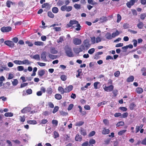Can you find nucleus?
Instances as JSON below:
<instances>
[{"label":"nucleus","instance_id":"1","mask_svg":"<svg viewBox=\"0 0 146 146\" xmlns=\"http://www.w3.org/2000/svg\"><path fill=\"white\" fill-rule=\"evenodd\" d=\"M64 49L67 56L69 57H72L74 56V54L71 48L68 46H65Z\"/></svg>","mask_w":146,"mask_h":146},{"label":"nucleus","instance_id":"2","mask_svg":"<svg viewBox=\"0 0 146 146\" xmlns=\"http://www.w3.org/2000/svg\"><path fill=\"white\" fill-rule=\"evenodd\" d=\"M96 143L95 140L93 139H90L88 142L86 141L82 144V146H93V144Z\"/></svg>","mask_w":146,"mask_h":146},{"label":"nucleus","instance_id":"3","mask_svg":"<svg viewBox=\"0 0 146 146\" xmlns=\"http://www.w3.org/2000/svg\"><path fill=\"white\" fill-rule=\"evenodd\" d=\"M70 23L71 24L72 26L74 24H76L75 27H77L75 29L76 31H79L81 29V26L80 24L78 23V22L76 20H71L70 21Z\"/></svg>","mask_w":146,"mask_h":146},{"label":"nucleus","instance_id":"4","mask_svg":"<svg viewBox=\"0 0 146 146\" xmlns=\"http://www.w3.org/2000/svg\"><path fill=\"white\" fill-rule=\"evenodd\" d=\"M103 88L105 91L107 92H110L112 91L114 89V86L112 85H110L109 86H107L104 84Z\"/></svg>","mask_w":146,"mask_h":146},{"label":"nucleus","instance_id":"5","mask_svg":"<svg viewBox=\"0 0 146 146\" xmlns=\"http://www.w3.org/2000/svg\"><path fill=\"white\" fill-rule=\"evenodd\" d=\"M138 0H131L126 3L127 7L129 8H131V6L134 5L135 3H137Z\"/></svg>","mask_w":146,"mask_h":146},{"label":"nucleus","instance_id":"6","mask_svg":"<svg viewBox=\"0 0 146 146\" xmlns=\"http://www.w3.org/2000/svg\"><path fill=\"white\" fill-rule=\"evenodd\" d=\"M11 29L12 28L10 27H3L1 29V31L3 33L9 32Z\"/></svg>","mask_w":146,"mask_h":146},{"label":"nucleus","instance_id":"7","mask_svg":"<svg viewBox=\"0 0 146 146\" xmlns=\"http://www.w3.org/2000/svg\"><path fill=\"white\" fill-rule=\"evenodd\" d=\"M4 43L7 45L11 48L14 47L15 44L11 40H6L4 42Z\"/></svg>","mask_w":146,"mask_h":146},{"label":"nucleus","instance_id":"8","mask_svg":"<svg viewBox=\"0 0 146 146\" xmlns=\"http://www.w3.org/2000/svg\"><path fill=\"white\" fill-rule=\"evenodd\" d=\"M46 52L45 51L43 52L41 55V58L42 60L44 61H47V60L46 58Z\"/></svg>","mask_w":146,"mask_h":146},{"label":"nucleus","instance_id":"9","mask_svg":"<svg viewBox=\"0 0 146 146\" xmlns=\"http://www.w3.org/2000/svg\"><path fill=\"white\" fill-rule=\"evenodd\" d=\"M31 110V107H26L22 110L21 112L22 113H26L30 112Z\"/></svg>","mask_w":146,"mask_h":146},{"label":"nucleus","instance_id":"10","mask_svg":"<svg viewBox=\"0 0 146 146\" xmlns=\"http://www.w3.org/2000/svg\"><path fill=\"white\" fill-rule=\"evenodd\" d=\"M73 42L74 44L77 45L80 44L82 41L81 39L77 38H75L73 39Z\"/></svg>","mask_w":146,"mask_h":146},{"label":"nucleus","instance_id":"11","mask_svg":"<svg viewBox=\"0 0 146 146\" xmlns=\"http://www.w3.org/2000/svg\"><path fill=\"white\" fill-rule=\"evenodd\" d=\"M73 88V86L72 85L68 86L65 88V93H68L71 91Z\"/></svg>","mask_w":146,"mask_h":146},{"label":"nucleus","instance_id":"12","mask_svg":"<svg viewBox=\"0 0 146 146\" xmlns=\"http://www.w3.org/2000/svg\"><path fill=\"white\" fill-rule=\"evenodd\" d=\"M108 20L107 17L106 16H102L99 19V21L100 23H103L106 22Z\"/></svg>","mask_w":146,"mask_h":146},{"label":"nucleus","instance_id":"13","mask_svg":"<svg viewBox=\"0 0 146 146\" xmlns=\"http://www.w3.org/2000/svg\"><path fill=\"white\" fill-rule=\"evenodd\" d=\"M84 44L85 47L87 49H88L90 46V44L88 40H84Z\"/></svg>","mask_w":146,"mask_h":146},{"label":"nucleus","instance_id":"14","mask_svg":"<svg viewBox=\"0 0 146 146\" xmlns=\"http://www.w3.org/2000/svg\"><path fill=\"white\" fill-rule=\"evenodd\" d=\"M82 139V137L81 135H80L79 134L76 135L75 137V140L77 141H81Z\"/></svg>","mask_w":146,"mask_h":146},{"label":"nucleus","instance_id":"15","mask_svg":"<svg viewBox=\"0 0 146 146\" xmlns=\"http://www.w3.org/2000/svg\"><path fill=\"white\" fill-rule=\"evenodd\" d=\"M45 71L43 70H39L38 71V75L40 77L42 76L45 74Z\"/></svg>","mask_w":146,"mask_h":146},{"label":"nucleus","instance_id":"16","mask_svg":"<svg viewBox=\"0 0 146 146\" xmlns=\"http://www.w3.org/2000/svg\"><path fill=\"white\" fill-rule=\"evenodd\" d=\"M134 79V76H131L127 78L126 81L128 82H132L133 81Z\"/></svg>","mask_w":146,"mask_h":146},{"label":"nucleus","instance_id":"17","mask_svg":"<svg viewBox=\"0 0 146 146\" xmlns=\"http://www.w3.org/2000/svg\"><path fill=\"white\" fill-rule=\"evenodd\" d=\"M110 132V130L109 129H106V128H104L102 131V133L103 134L105 135L109 134Z\"/></svg>","mask_w":146,"mask_h":146},{"label":"nucleus","instance_id":"18","mask_svg":"<svg viewBox=\"0 0 146 146\" xmlns=\"http://www.w3.org/2000/svg\"><path fill=\"white\" fill-rule=\"evenodd\" d=\"M136 92L139 94L142 93L143 92V90L142 88L140 87H138L136 89Z\"/></svg>","mask_w":146,"mask_h":146},{"label":"nucleus","instance_id":"19","mask_svg":"<svg viewBox=\"0 0 146 146\" xmlns=\"http://www.w3.org/2000/svg\"><path fill=\"white\" fill-rule=\"evenodd\" d=\"M50 52L52 54H56L57 53L58 51L54 47H51L50 49Z\"/></svg>","mask_w":146,"mask_h":146},{"label":"nucleus","instance_id":"20","mask_svg":"<svg viewBox=\"0 0 146 146\" xmlns=\"http://www.w3.org/2000/svg\"><path fill=\"white\" fill-rule=\"evenodd\" d=\"M34 44L36 46H43L44 45L43 42L41 41H35L34 43Z\"/></svg>","mask_w":146,"mask_h":146},{"label":"nucleus","instance_id":"21","mask_svg":"<svg viewBox=\"0 0 146 146\" xmlns=\"http://www.w3.org/2000/svg\"><path fill=\"white\" fill-rule=\"evenodd\" d=\"M80 132L81 134L84 136H85L87 135L86 130L84 129L83 128H81Z\"/></svg>","mask_w":146,"mask_h":146},{"label":"nucleus","instance_id":"22","mask_svg":"<svg viewBox=\"0 0 146 146\" xmlns=\"http://www.w3.org/2000/svg\"><path fill=\"white\" fill-rule=\"evenodd\" d=\"M11 5H15V3L10 1H7L6 5L8 7H10Z\"/></svg>","mask_w":146,"mask_h":146},{"label":"nucleus","instance_id":"23","mask_svg":"<svg viewBox=\"0 0 146 146\" xmlns=\"http://www.w3.org/2000/svg\"><path fill=\"white\" fill-rule=\"evenodd\" d=\"M58 90L61 94H63L65 93V89H64L62 87H59L58 88Z\"/></svg>","mask_w":146,"mask_h":146},{"label":"nucleus","instance_id":"24","mask_svg":"<svg viewBox=\"0 0 146 146\" xmlns=\"http://www.w3.org/2000/svg\"><path fill=\"white\" fill-rule=\"evenodd\" d=\"M105 36L106 38L108 39L111 40L113 38L112 37V35H111V33L109 32H108L106 33Z\"/></svg>","mask_w":146,"mask_h":146},{"label":"nucleus","instance_id":"25","mask_svg":"<svg viewBox=\"0 0 146 146\" xmlns=\"http://www.w3.org/2000/svg\"><path fill=\"white\" fill-rule=\"evenodd\" d=\"M136 105L134 102H133L131 104L129 105V108L130 110H133L134 108L136 107Z\"/></svg>","mask_w":146,"mask_h":146},{"label":"nucleus","instance_id":"26","mask_svg":"<svg viewBox=\"0 0 146 146\" xmlns=\"http://www.w3.org/2000/svg\"><path fill=\"white\" fill-rule=\"evenodd\" d=\"M119 32L117 30H116L115 32L113 33L112 34V37L113 38H114L116 36L119 35Z\"/></svg>","mask_w":146,"mask_h":146},{"label":"nucleus","instance_id":"27","mask_svg":"<svg viewBox=\"0 0 146 146\" xmlns=\"http://www.w3.org/2000/svg\"><path fill=\"white\" fill-rule=\"evenodd\" d=\"M144 26V24L142 22H140L137 25V27L139 29H143Z\"/></svg>","mask_w":146,"mask_h":146},{"label":"nucleus","instance_id":"28","mask_svg":"<svg viewBox=\"0 0 146 146\" xmlns=\"http://www.w3.org/2000/svg\"><path fill=\"white\" fill-rule=\"evenodd\" d=\"M55 98L58 100H60L62 98L61 95L59 94H56L55 95Z\"/></svg>","mask_w":146,"mask_h":146},{"label":"nucleus","instance_id":"29","mask_svg":"<svg viewBox=\"0 0 146 146\" xmlns=\"http://www.w3.org/2000/svg\"><path fill=\"white\" fill-rule=\"evenodd\" d=\"M49 57L50 59H54L57 58V56L48 53V54Z\"/></svg>","mask_w":146,"mask_h":146},{"label":"nucleus","instance_id":"30","mask_svg":"<svg viewBox=\"0 0 146 146\" xmlns=\"http://www.w3.org/2000/svg\"><path fill=\"white\" fill-rule=\"evenodd\" d=\"M13 113L11 112H7L5 113L4 114L5 116L6 117H12L13 116Z\"/></svg>","mask_w":146,"mask_h":146},{"label":"nucleus","instance_id":"31","mask_svg":"<svg viewBox=\"0 0 146 146\" xmlns=\"http://www.w3.org/2000/svg\"><path fill=\"white\" fill-rule=\"evenodd\" d=\"M22 64H31V62L29 61L28 60L26 59L23 60L22 61Z\"/></svg>","mask_w":146,"mask_h":146},{"label":"nucleus","instance_id":"32","mask_svg":"<svg viewBox=\"0 0 146 146\" xmlns=\"http://www.w3.org/2000/svg\"><path fill=\"white\" fill-rule=\"evenodd\" d=\"M84 123L83 121H81L76 122L75 124V125L77 126H80L82 125Z\"/></svg>","mask_w":146,"mask_h":146},{"label":"nucleus","instance_id":"33","mask_svg":"<svg viewBox=\"0 0 146 146\" xmlns=\"http://www.w3.org/2000/svg\"><path fill=\"white\" fill-rule=\"evenodd\" d=\"M52 11L53 13H56L58 11V9L57 7H53L52 9Z\"/></svg>","mask_w":146,"mask_h":146},{"label":"nucleus","instance_id":"34","mask_svg":"<svg viewBox=\"0 0 146 146\" xmlns=\"http://www.w3.org/2000/svg\"><path fill=\"white\" fill-rule=\"evenodd\" d=\"M28 123L31 124H36L37 123V122L35 120H29L27 121Z\"/></svg>","mask_w":146,"mask_h":146},{"label":"nucleus","instance_id":"35","mask_svg":"<svg viewBox=\"0 0 146 146\" xmlns=\"http://www.w3.org/2000/svg\"><path fill=\"white\" fill-rule=\"evenodd\" d=\"M22 61L19 60H15L13 61V62L16 64L20 65L22 64Z\"/></svg>","mask_w":146,"mask_h":146},{"label":"nucleus","instance_id":"36","mask_svg":"<svg viewBox=\"0 0 146 146\" xmlns=\"http://www.w3.org/2000/svg\"><path fill=\"white\" fill-rule=\"evenodd\" d=\"M127 130L126 129H124L121 131H120L118 133V134L119 135H121L124 134L126 131Z\"/></svg>","mask_w":146,"mask_h":146},{"label":"nucleus","instance_id":"37","mask_svg":"<svg viewBox=\"0 0 146 146\" xmlns=\"http://www.w3.org/2000/svg\"><path fill=\"white\" fill-rule=\"evenodd\" d=\"M49 6V4L48 3H45L43 4L42 5V8H48Z\"/></svg>","mask_w":146,"mask_h":146},{"label":"nucleus","instance_id":"38","mask_svg":"<svg viewBox=\"0 0 146 146\" xmlns=\"http://www.w3.org/2000/svg\"><path fill=\"white\" fill-rule=\"evenodd\" d=\"M60 78L62 81H65L67 79V77L65 75H62L60 76Z\"/></svg>","mask_w":146,"mask_h":146},{"label":"nucleus","instance_id":"39","mask_svg":"<svg viewBox=\"0 0 146 146\" xmlns=\"http://www.w3.org/2000/svg\"><path fill=\"white\" fill-rule=\"evenodd\" d=\"M48 16L51 18H53L54 17V15L51 11H48Z\"/></svg>","mask_w":146,"mask_h":146},{"label":"nucleus","instance_id":"40","mask_svg":"<svg viewBox=\"0 0 146 146\" xmlns=\"http://www.w3.org/2000/svg\"><path fill=\"white\" fill-rule=\"evenodd\" d=\"M117 22L118 23H119L121 21V15L119 14H117Z\"/></svg>","mask_w":146,"mask_h":146},{"label":"nucleus","instance_id":"41","mask_svg":"<svg viewBox=\"0 0 146 146\" xmlns=\"http://www.w3.org/2000/svg\"><path fill=\"white\" fill-rule=\"evenodd\" d=\"M146 17V14L145 13H142L140 15V18L142 20L144 19Z\"/></svg>","mask_w":146,"mask_h":146},{"label":"nucleus","instance_id":"42","mask_svg":"<svg viewBox=\"0 0 146 146\" xmlns=\"http://www.w3.org/2000/svg\"><path fill=\"white\" fill-rule=\"evenodd\" d=\"M124 124V123L123 121H120L118 122L116 124V126L118 127L120 126H123Z\"/></svg>","mask_w":146,"mask_h":146},{"label":"nucleus","instance_id":"43","mask_svg":"<svg viewBox=\"0 0 146 146\" xmlns=\"http://www.w3.org/2000/svg\"><path fill=\"white\" fill-rule=\"evenodd\" d=\"M46 92L47 93L51 94L52 92V90L51 88L49 87L47 88Z\"/></svg>","mask_w":146,"mask_h":146},{"label":"nucleus","instance_id":"44","mask_svg":"<svg viewBox=\"0 0 146 146\" xmlns=\"http://www.w3.org/2000/svg\"><path fill=\"white\" fill-rule=\"evenodd\" d=\"M121 115H122L121 117V118H125L127 117L128 113L127 112H125L123 113Z\"/></svg>","mask_w":146,"mask_h":146},{"label":"nucleus","instance_id":"45","mask_svg":"<svg viewBox=\"0 0 146 146\" xmlns=\"http://www.w3.org/2000/svg\"><path fill=\"white\" fill-rule=\"evenodd\" d=\"M74 7L76 9H80L81 8L80 5L79 4H75L74 5Z\"/></svg>","mask_w":146,"mask_h":146},{"label":"nucleus","instance_id":"46","mask_svg":"<svg viewBox=\"0 0 146 146\" xmlns=\"http://www.w3.org/2000/svg\"><path fill=\"white\" fill-rule=\"evenodd\" d=\"M18 83V80L17 79H15L14 80V81L12 82V84L13 86H15Z\"/></svg>","mask_w":146,"mask_h":146},{"label":"nucleus","instance_id":"47","mask_svg":"<svg viewBox=\"0 0 146 146\" xmlns=\"http://www.w3.org/2000/svg\"><path fill=\"white\" fill-rule=\"evenodd\" d=\"M95 52V49L94 48H92L90 49H89L88 51V53L90 54H93L94 52Z\"/></svg>","mask_w":146,"mask_h":146},{"label":"nucleus","instance_id":"48","mask_svg":"<svg viewBox=\"0 0 146 146\" xmlns=\"http://www.w3.org/2000/svg\"><path fill=\"white\" fill-rule=\"evenodd\" d=\"M54 138H56L59 137V134L58 132L56 131L54 132Z\"/></svg>","mask_w":146,"mask_h":146},{"label":"nucleus","instance_id":"49","mask_svg":"<svg viewBox=\"0 0 146 146\" xmlns=\"http://www.w3.org/2000/svg\"><path fill=\"white\" fill-rule=\"evenodd\" d=\"M17 69L19 71H22L24 70V67L23 66H19L17 67Z\"/></svg>","mask_w":146,"mask_h":146},{"label":"nucleus","instance_id":"50","mask_svg":"<svg viewBox=\"0 0 146 146\" xmlns=\"http://www.w3.org/2000/svg\"><path fill=\"white\" fill-rule=\"evenodd\" d=\"M59 109V107L58 106H56L54 107L53 110L52 111V113H54L57 111Z\"/></svg>","mask_w":146,"mask_h":146},{"label":"nucleus","instance_id":"51","mask_svg":"<svg viewBox=\"0 0 146 146\" xmlns=\"http://www.w3.org/2000/svg\"><path fill=\"white\" fill-rule=\"evenodd\" d=\"M25 43L28 45V46L30 47L33 46V44L29 41H27L25 42Z\"/></svg>","mask_w":146,"mask_h":146},{"label":"nucleus","instance_id":"52","mask_svg":"<svg viewBox=\"0 0 146 146\" xmlns=\"http://www.w3.org/2000/svg\"><path fill=\"white\" fill-rule=\"evenodd\" d=\"M33 58H34L36 59H37L38 60H40V56L39 54H37L34 55Z\"/></svg>","mask_w":146,"mask_h":146},{"label":"nucleus","instance_id":"53","mask_svg":"<svg viewBox=\"0 0 146 146\" xmlns=\"http://www.w3.org/2000/svg\"><path fill=\"white\" fill-rule=\"evenodd\" d=\"M66 5H63L61 7L60 9L62 11H66Z\"/></svg>","mask_w":146,"mask_h":146},{"label":"nucleus","instance_id":"54","mask_svg":"<svg viewBox=\"0 0 146 146\" xmlns=\"http://www.w3.org/2000/svg\"><path fill=\"white\" fill-rule=\"evenodd\" d=\"M91 40L92 43L93 44H94L96 42V38L95 37L93 36L91 37Z\"/></svg>","mask_w":146,"mask_h":146},{"label":"nucleus","instance_id":"55","mask_svg":"<svg viewBox=\"0 0 146 146\" xmlns=\"http://www.w3.org/2000/svg\"><path fill=\"white\" fill-rule=\"evenodd\" d=\"M133 42V45L135 47H136L137 46V41L136 39H133L132 40Z\"/></svg>","mask_w":146,"mask_h":146},{"label":"nucleus","instance_id":"56","mask_svg":"<svg viewBox=\"0 0 146 146\" xmlns=\"http://www.w3.org/2000/svg\"><path fill=\"white\" fill-rule=\"evenodd\" d=\"M48 105L49 107L51 108H52L54 107V105L52 102H48Z\"/></svg>","mask_w":146,"mask_h":146},{"label":"nucleus","instance_id":"57","mask_svg":"<svg viewBox=\"0 0 146 146\" xmlns=\"http://www.w3.org/2000/svg\"><path fill=\"white\" fill-rule=\"evenodd\" d=\"M64 40L63 37V36H60L58 40H57V42L58 43H59L60 42H62Z\"/></svg>","mask_w":146,"mask_h":146},{"label":"nucleus","instance_id":"58","mask_svg":"<svg viewBox=\"0 0 146 146\" xmlns=\"http://www.w3.org/2000/svg\"><path fill=\"white\" fill-rule=\"evenodd\" d=\"M72 7L71 6H67L66 9V11L69 12L72 10Z\"/></svg>","mask_w":146,"mask_h":146},{"label":"nucleus","instance_id":"59","mask_svg":"<svg viewBox=\"0 0 146 146\" xmlns=\"http://www.w3.org/2000/svg\"><path fill=\"white\" fill-rule=\"evenodd\" d=\"M100 83V82H95L94 84V88L95 89H97L98 88L97 87L98 85Z\"/></svg>","mask_w":146,"mask_h":146},{"label":"nucleus","instance_id":"60","mask_svg":"<svg viewBox=\"0 0 146 146\" xmlns=\"http://www.w3.org/2000/svg\"><path fill=\"white\" fill-rule=\"evenodd\" d=\"M120 74V72L119 71H116L114 73V75L115 77H118Z\"/></svg>","mask_w":146,"mask_h":146},{"label":"nucleus","instance_id":"61","mask_svg":"<svg viewBox=\"0 0 146 146\" xmlns=\"http://www.w3.org/2000/svg\"><path fill=\"white\" fill-rule=\"evenodd\" d=\"M119 109L123 111H126L127 110V109L125 107H121Z\"/></svg>","mask_w":146,"mask_h":146},{"label":"nucleus","instance_id":"62","mask_svg":"<svg viewBox=\"0 0 146 146\" xmlns=\"http://www.w3.org/2000/svg\"><path fill=\"white\" fill-rule=\"evenodd\" d=\"M47 122L48 121L46 119H43L41 120L40 124H46Z\"/></svg>","mask_w":146,"mask_h":146},{"label":"nucleus","instance_id":"63","mask_svg":"<svg viewBox=\"0 0 146 146\" xmlns=\"http://www.w3.org/2000/svg\"><path fill=\"white\" fill-rule=\"evenodd\" d=\"M96 132L94 131H92L89 134V137H92L95 134Z\"/></svg>","mask_w":146,"mask_h":146},{"label":"nucleus","instance_id":"64","mask_svg":"<svg viewBox=\"0 0 146 146\" xmlns=\"http://www.w3.org/2000/svg\"><path fill=\"white\" fill-rule=\"evenodd\" d=\"M141 143L144 145H146V137L142 140Z\"/></svg>","mask_w":146,"mask_h":146}]
</instances>
